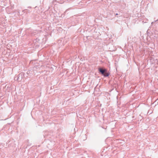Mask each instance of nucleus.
Listing matches in <instances>:
<instances>
[{"label":"nucleus","mask_w":158,"mask_h":158,"mask_svg":"<svg viewBox=\"0 0 158 158\" xmlns=\"http://www.w3.org/2000/svg\"><path fill=\"white\" fill-rule=\"evenodd\" d=\"M23 77H24V73H21L18 75L17 80L18 81H20Z\"/></svg>","instance_id":"2"},{"label":"nucleus","mask_w":158,"mask_h":158,"mask_svg":"<svg viewBox=\"0 0 158 158\" xmlns=\"http://www.w3.org/2000/svg\"><path fill=\"white\" fill-rule=\"evenodd\" d=\"M118 15V14L117 13V14H116V15Z\"/></svg>","instance_id":"3"},{"label":"nucleus","mask_w":158,"mask_h":158,"mask_svg":"<svg viewBox=\"0 0 158 158\" xmlns=\"http://www.w3.org/2000/svg\"><path fill=\"white\" fill-rule=\"evenodd\" d=\"M98 70L99 72L105 77H108L110 75V73L107 72V70L106 69L99 67L98 68Z\"/></svg>","instance_id":"1"}]
</instances>
